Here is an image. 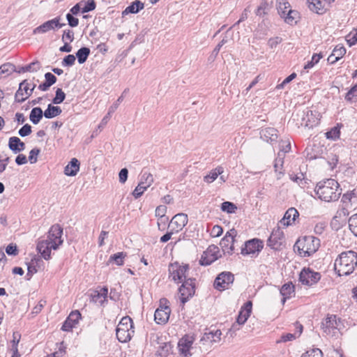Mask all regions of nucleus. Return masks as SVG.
Wrapping results in <instances>:
<instances>
[{"mask_svg":"<svg viewBox=\"0 0 357 357\" xmlns=\"http://www.w3.org/2000/svg\"><path fill=\"white\" fill-rule=\"evenodd\" d=\"M79 165L80 163L77 158H72L69 163L66 166L64 169V174L66 176H75L79 170Z\"/></svg>","mask_w":357,"mask_h":357,"instance_id":"b1692460","label":"nucleus"},{"mask_svg":"<svg viewBox=\"0 0 357 357\" xmlns=\"http://www.w3.org/2000/svg\"><path fill=\"white\" fill-rule=\"evenodd\" d=\"M284 155L282 153H278V156L275 160L274 168L276 172H278L279 175H282L283 172V164H284Z\"/></svg>","mask_w":357,"mask_h":357,"instance_id":"ea45409f","label":"nucleus"},{"mask_svg":"<svg viewBox=\"0 0 357 357\" xmlns=\"http://www.w3.org/2000/svg\"><path fill=\"white\" fill-rule=\"evenodd\" d=\"M188 221V215L185 213H178L170 220L168 228L175 233L181 231L187 225Z\"/></svg>","mask_w":357,"mask_h":357,"instance_id":"2eb2a0df","label":"nucleus"},{"mask_svg":"<svg viewBox=\"0 0 357 357\" xmlns=\"http://www.w3.org/2000/svg\"><path fill=\"white\" fill-rule=\"evenodd\" d=\"M13 72H17V69L15 66L10 63H6L0 66V77H6Z\"/></svg>","mask_w":357,"mask_h":357,"instance_id":"e433bc0d","label":"nucleus"},{"mask_svg":"<svg viewBox=\"0 0 357 357\" xmlns=\"http://www.w3.org/2000/svg\"><path fill=\"white\" fill-rule=\"evenodd\" d=\"M308 8L319 15L324 14L326 12L323 2L321 0H307Z\"/></svg>","mask_w":357,"mask_h":357,"instance_id":"a878e982","label":"nucleus"},{"mask_svg":"<svg viewBox=\"0 0 357 357\" xmlns=\"http://www.w3.org/2000/svg\"><path fill=\"white\" fill-rule=\"evenodd\" d=\"M222 332L220 330L211 331L205 333L203 340L210 341L211 342H218L220 340Z\"/></svg>","mask_w":357,"mask_h":357,"instance_id":"72a5a7b5","label":"nucleus"},{"mask_svg":"<svg viewBox=\"0 0 357 357\" xmlns=\"http://www.w3.org/2000/svg\"><path fill=\"white\" fill-rule=\"evenodd\" d=\"M277 9L280 17L287 13L290 8V4L287 0H277Z\"/></svg>","mask_w":357,"mask_h":357,"instance_id":"37998d69","label":"nucleus"},{"mask_svg":"<svg viewBox=\"0 0 357 357\" xmlns=\"http://www.w3.org/2000/svg\"><path fill=\"white\" fill-rule=\"evenodd\" d=\"M153 176L151 173L143 172L141 175L139 183L143 186H145L146 188L148 189V188H149L153 184Z\"/></svg>","mask_w":357,"mask_h":357,"instance_id":"c9c22d12","label":"nucleus"},{"mask_svg":"<svg viewBox=\"0 0 357 357\" xmlns=\"http://www.w3.org/2000/svg\"><path fill=\"white\" fill-rule=\"evenodd\" d=\"M8 147L15 153H17L25 149V144L19 137H11L9 139Z\"/></svg>","mask_w":357,"mask_h":357,"instance_id":"393cba45","label":"nucleus"},{"mask_svg":"<svg viewBox=\"0 0 357 357\" xmlns=\"http://www.w3.org/2000/svg\"><path fill=\"white\" fill-rule=\"evenodd\" d=\"M90 54V50L88 47H83L78 50L76 53V56L77 58L78 63L80 64L84 63L88 56Z\"/></svg>","mask_w":357,"mask_h":357,"instance_id":"4c0bfd02","label":"nucleus"},{"mask_svg":"<svg viewBox=\"0 0 357 357\" xmlns=\"http://www.w3.org/2000/svg\"><path fill=\"white\" fill-rule=\"evenodd\" d=\"M263 247L264 243L262 241L253 238L245 242V247L241 249V254L243 255L255 254L256 252H260Z\"/></svg>","mask_w":357,"mask_h":357,"instance_id":"dca6fc26","label":"nucleus"},{"mask_svg":"<svg viewBox=\"0 0 357 357\" xmlns=\"http://www.w3.org/2000/svg\"><path fill=\"white\" fill-rule=\"evenodd\" d=\"M66 24L60 23V17H56L52 20H48L40 26L35 28L33 31V34L45 33L50 30L60 29L65 26Z\"/></svg>","mask_w":357,"mask_h":357,"instance_id":"4468645a","label":"nucleus"},{"mask_svg":"<svg viewBox=\"0 0 357 357\" xmlns=\"http://www.w3.org/2000/svg\"><path fill=\"white\" fill-rule=\"evenodd\" d=\"M218 250V247L216 246H211L209 247L206 251H205L199 260V263L202 266H208L218 259V256L214 255L211 254V251H214V253Z\"/></svg>","mask_w":357,"mask_h":357,"instance_id":"412c9836","label":"nucleus"},{"mask_svg":"<svg viewBox=\"0 0 357 357\" xmlns=\"http://www.w3.org/2000/svg\"><path fill=\"white\" fill-rule=\"evenodd\" d=\"M40 63L36 61L25 66L20 67L19 70H17V73H22L25 72H37L40 69Z\"/></svg>","mask_w":357,"mask_h":357,"instance_id":"a19ab883","label":"nucleus"},{"mask_svg":"<svg viewBox=\"0 0 357 357\" xmlns=\"http://www.w3.org/2000/svg\"><path fill=\"white\" fill-rule=\"evenodd\" d=\"M107 287H102L100 291H93L91 294V301L94 303L102 304L107 298Z\"/></svg>","mask_w":357,"mask_h":357,"instance_id":"c85d7f7f","label":"nucleus"},{"mask_svg":"<svg viewBox=\"0 0 357 357\" xmlns=\"http://www.w3.org/2000/svg\"><path fill=\"white\" fill-rule=\"evenodd\" d=\"M321 278L318 272L313 271L310 268H303L299 275V281L305 285L312 286L316 284Z\"/></svg>","mask_w":357,"mask_h":357,"instance_id":"9d476101","label":"nucleus"},{"mask_svg":"<svg viewBox=\"0 0 357 357\" xmlns=\"http://www.w3.org/2000/svg\"><path fill=\"white\" fill-rule=\"evenodd\" d=\"M236 209V206L230 202H224L221 204V210L227 213H234Z\"/></svg>","mask_w":357,"mask_h":357,"instance_id":"49530a36","label":"nucleus"},{"mask_svg":"<svg viewBox=\"0 0 357 357\" xmlns=\"http://www.w3.org/2000/svg\"><path fill=\"white\" fill-rule=\"evenodd\" d=\"M260 136L264 141L273 143L278 139V130L274 128H266L260 131Z\"/></svg>","mask_w":357,"mask_h":357,"instance_id":"4be33fe9","label":"nucleus"},{"mask_svg":"<svg viewBox=\"0 0 357 357\" xmlns=\"http://www.w3.org/2000/svg\"><path fill=\"white\" fill-rule=\"evenodd\" d=\"M193 343V337L185 335L183 337L178 343V348L181 354L184 356H190V349Z\"/></svg>","mask_w":357,"mask_h":357,"instance_id":"6ab92c4d","label":"nucleus"},{"mask_svg":"<svg viewBox=\"0 0 357 357\" xmlns=\"http://www.w3.org/2000/svg\"><path fill=\"white\" fill-rule=\"evenodd\" d=\"M237 231L234 229H230L227 232L225 236L220 241V245L223 251L228 255H232L234 250V237L236 236Z\"/></svg>","mask_w":357,"mask_h":357,"instance_id":"ddd939ff","label":"nucleus"},{"mask_svg":"<svg viewBox=\"0 0 357 357\" xmlns=\"http://www.w3.org/2000/svg\"><path fill=\"white\" fill-rule=\"evenodd\" d=\"M195 291V280L191 278L185 280L178 289L181 302L185 304L194 295Z\"/></svg>","mask_w":357,"mask_h":357,"instance_id":"1a4fd4ad","label":"nucleus"},{"mask_svg":"<svg viewBox=\"0 0 357 357\" xmlns=\"http://www.w3.org/2000/svg\"><path fill=\"white\" fill-rule=\"evenodd\" d=\"M234 280V275L230 272H222L220 273L214 281V287L223 291L228 289L229 285L233 283Z\"/></svg>","mask_w":357,"mask_h":357,"instance_id":"9b49d317","label":"nucleus"},{"mask_svg":"<svg viewBox=\"0 0 357 357\" xmlns=\"http://www.w3.org/2000/svg\"><path fill=\"white\" fill-rule=\"evenodd\" d=\"M189 271L188 264H181L176 261L169 265V278L174 282L183 283L185 280H188L187 272Z\"/></svg>","mask_w":357,"mask_h":357,"instance_id":"0eeeda50","label":"nucleus"},{"mask_svg":"<svg viewBox=\"0 0 357 357\" xmlns=\"http://www.w3.org/2000/svg\"><path fill=\"white\" fill-rule=\"evenodd\" d=\"M294 285L292 282H288L282 286L280 289V294L283 296L282 300L284 304L287 298H289L292 294L294 293Z\"/></svg>","mask_w":357,"mask_h":357,"instance_id":"c756f323","label":"nucleus"},{"mask_svg":"<svg viewBox=\"0 0 357 357\" xmlns=\"http://www.w3.org/2000/svg\"><path fill=\"white\" fill-rule=\"evenodd\" d=\"M340 128L335 126L331 129V130L326 132V137L327 139L336 140L340 137Z\"/></svg>","mask_w":357,"mask_h":357,"instance_id":"8fccbe9b","label":"nucleus"},{"mask_svg":"<svg viewBox=\"0 0 357 357\" xmlns=\"http://www.w3.org/2000/svg\"><path fill=\"white\" fill-rule=\"evenodd\" d=\"M96 8V2L94 0H89L85 2L83 1V5L82 6V13H86L89 11L93 10Z\"/></svg>","mask_w":357,"mask_h":357,"instance_id":"864d4df0","label":"nucleus"},{"mask_svg":"<svg viewBox=\"0 0 357 357\" xmlns=\"http://www.w3.org/2000/svg\"><path fill=\"white\" fill-rule=\"evenodd\" d=\"M31 132V126L26 123L24 126H23L18 131L19 135L21 137H26L30 135Z\"/></svg>","mask_w":357,"mask_h":357,"instance_id":"e2e57ef3","label":"nucleus"},{"mask_svg":"<svg viewBox=\"0 0 357 357\" xmlns=\"http://www.w3.org/2000/svg\"><path fill=\"white\" fill-rule=\"evenodd\" d=\"M40 149L35 148L29 152V160L30 163L33 164L37 162V156L40 153Z\"/></svg>","mask_w":357,"mask_h":357,"instance_id":"69168bd1","label":"nucleus"},{"mask_svg":"<svg viewBox=\"0 0 357 357\" xmlns=\"http://www.w3.org/2000/svg\"><path fill=\"white\" fill-rule=\"evenodd\" d=\"M144 3L139 0H135L130 6H128L123 12L122 15L129 13L135 14L144 9Z\"/></svg>","mask_w":357,"mask_h":357,"instance_id":"cd10ccee","label":"nucleus"},{"mask_svg":"<svg viewBox=\"0 0 357 357\" xmlns=\"http://www.w3.org/2000/svg\"><path fill=\"white\" fill-rule=\"evenodd\" d=\"M340 319L336 315L328 314L321 322V328L326 335L334 336L339 330Z\"/></svg>","mask_w":357,"mask_h":357,"instance_id":"6e6552de","label":"nucleus"},{"mask_svg":"<svg viewBox=\"0 0 357 357\" xmlns=\"http://www.w3.org/2000/svg\"><path fill=\"white\" fill-rule=\"evenodd\" d=\"M167 207L164 205L158 206L155 209V216L160 218V221L164 220V223L168 221V217L165 215Z\"/></svg>","mask_w":357,"mask_h":357,"instance_id":"c03bdc74","label":"nucleus"},{"mask_svg":"<svg viewBox=\"0 0 357 357\" xmlns=\"http://www.w3.org/2000/svg\"><path fill=\"white\" fill-rule=\"evenodd\" d=\"M299 213L295 208H289L284 213L281 222L285 225L289 226L294 223L296 219L298 218Z\"/></svg>","mask_w":357,"mask_h":357,"instance_id":"5701e85b","label":"nucleus"},{"mask_svg":"<svg viewBox=\"0 0 357 357\" xmlns=\"http://www.w3.org/2000/svg\"><path fill=\"white\" fill-rule=\"evenodd\" d=\"M349 227L351 231L357 236V213L351 215L349 219Z\"/></svg>","mask_w":357,"mask_h":357,"instance_id":"3c124183","label":"nucleus"},{"mask_svg":"<svg viewBox=\"0 0 357 357\" xmlns=\"http://www.w3.org/2000/svg\"><path fill=\"white\" fill-rule=\"evenodd\" d=\"M290 178L294 182L298 183L301 187L304 188L307 184V180L305 178L303 173H300L297 175L291 174Z\"/></svg>","mask_w":357,"mask_h":357,"instance_id":"de8ad7c7","label":"nucleus"},{"mask_svg":"<svg viewBox=\"0 0 357 357\" xmlns=\"http://www.w3.org/2000/svg\"><path fill=\"white\" fill-rule=\"evenodd\" d=\"M347 42L350 47L357 43V31L351 32L347 36Z\"/></svg>","mask_w":357,"mask_h":357,"instance_id":"0e129e2a","label":"nucleus"},{"mask_svg":"<svg viewBox=\"0 0 357 357\" xmlns=\"http://www.w3.org/2000/svg\"><path fill=\"white\" fill-rule=\"evenodd\" d=\"M320 246V240L313 236L299 238L294 245V250L303 257H310L315 253Z\"/></svg>","mask_w":357,"mask_h":357,"instance_id":"20e7f679","label":"nucleus"},{"mask_svg":"<svg viewBox=\"0 0 357 357\" xmlns=\"http://www.w3.org/2000/svg\"><path fill=\"white\" fill-rule=\"evenodd\" d=\"M66 98L65 93L61 89L58 88L56 91L55 97L52 99V102L55 105L61 103Z\"/></svg>","mask_w":357,"mask_h":357,"instance_id":"603ef678","label":"nucleus"},{"mask_svg":"<svg viewBox=\"0 0 357 357\" xmlns=\"http://www.w3.org/2000/svg\"><path fill=\"white\" fill-rule=\"evenodd\" d=\"M133 322L130 317L126 316L121 319L116 329V335L121 342H127L134 335Z\"/></svg>","mask_w":357,"mask_h":357,"instance_id":"423d86ee","label":"nucleus"},{"mask_svg":"<svg viewBox=\"0 0 357 357\" xmlns=\"http://www.w3.org/2000/svg\"><path fill=\"white\" fill-rule=\"evenodd\" d=\"M44 113L40 107H34L31 111L29 119L35 125L38 124L43 118Z\"/></svg>","mask_w":357,"mask_h":357,"instance_id":"f704fd0d","label":"nucleus"},{"mask_svg":"<svg viewBox=\"0 0 357 357\" xmlns=\"http://www.w3.org/2000/svg\"><path fill=\"white\" fill-rule=\"evenodd\" d=\"M66 20L68 25L71 27H75L79 24V20L72 14L67 13Z\"/></svg>","mask_w":357,"mask_h":357,"instance_id":"680f3d73","label":"nucleus"},{"mask_svg":"<svg viewBox=\"0 0 357 357\" xmlns=\"http://www.w3.org/2000/svg\"><path fill=\"white\" fill-rule=\"evenodd\" d=\"M224 172V168L222 166H218L216 168L212 169L208 174L204 177V181L207 183H211L213 182L219 175H221Z\"/></svg>","mask_w":357,"mask_h":357,"instance_id":"2f4dec72","label":"nucleus"},{"mask_svg":"<svg viewBox=\"0 0 357 357\" xmlns=\"http://www.w3.org/2000/svg\"><path fill=\"white\" fill-rule=\"evenodd\" d=\"M81 317V314L78 310L73 311L64 321L61 329L64 331H70L77 324Z\"/></svg>","mask_w":357,"mask_h":357,"instance_id":"a211bd4d","label":"nucleus"},{"mask_svg":"<svg viewBox=\"0 0 357 357\" xmlns=\"http://www.w3.org/2000/svg\"><path fill=\"white\" fill-rule=\"evenodd\" d=\"M291 150V144L289 140L281 141L280 142V151L278 153H282L285 155L286 153H288Z\"/></svg>","mask_w":357,"mask_h":357,"instance_id":"bf43d9fd","label":"nucleus"},{"mask_svg":"<svg viewBox=\"0 0 357 357\" xmlns=\"http://www.w3.org/2000/svg\"><path fill=\"white\" fill-rule=\"evenodd\" d=\"M75 61V56L73 54H68L62 61V66H72Z\"/></svg>","mask_w":357,"mask_h":357,"instance_id":"052dcab7","label":"nucleus"},{"mask_svg":"<svg viewBox=\"0 0 357 357\" xmlns=\"http://www.w3.org/2000/svg\"><path fill=\"white\" fill-rule=\"evenodd\" d=\"M316 195L322 201L330 202L337 201L342 190L337 181L333 178L326 179L319 182L314 189Z\"/></svg>","mask_w":357,"mask_h":357,"instance_id":"f03ea898","label":"nucleus"},{"mask_svg":"<svg viewBox=\"0 0 357 357\" xmlns=\"http://www.w3.org/2000/svg\"><path fill=\"white\" fill-rule=\"evenodd\" d=\"M74 40V32L70 29H66L63 31L62 36V41L72 43Z\"/></svg>","mask_w":357,"mask_h":357,"instance_id":"4d7b16f0","label":"nucleus"},{"mask_svg":"<svg viewBox=\"0 0 357 357\" xmlns=\"http://www.w3.org/2000/svg\"><path fill=\"white\" fill-rule=\"evenodd\" d=\"M147 190L145 186L142 185L140 183H138L137 186L135 188L132 195L135 199L139 198L144 192Z\"/></svg>","mask_w":357,"mask_h":357,"instance_id":"13d9d810","label":"nucleus"},{"mask_svg":"<svg viewBox=\"0 0 357 357\" xmlns=\"http://www.w3.org/2000/svg\"><path fill=\"white\" fill-rule=\"evenodd\" d=\"M167 303V299H161L160 307L155 312L154 318L157 324H165L169 318L171 310Z\"/></svg>","mask_w":357,"mask_h":357,"instance_id":"f8f14e48","label":"nucleus"},{"mask_svg":"<svg viewBox=\"0 0 357 357\" xmlns=\"http://www.w3.org/2000/svg\"><path fill=\"white\" fill-rule=\"evenodd\" d=\"M322 57V55L321 54H314L312 57L311 61H308L306 64L304 66V70H305L307 72L309 69L312 68L314 65L319 62L320 59Z\"/></svg>","mask_w":357,"mask_h":357,"instance_id":"5fc2aeb1","label":"nucleus"},{"mask_svg":"<svg viewBox=\"0 0 357 357\" xmlns=\"http://www.w3.org/2000/svg\"><path fill=\"white\" fill-rule=\"evenodd\" d=\"M357 265V253L349 250L342 252L335 259L334 268L338 275H348L351 274Z\"/></svg>","mask_w":357,"mask_h":357,"instance_id":"7ed1b4c3","label":"nucleus"},{"mask_svg":"<svg viewBox=\"0 0 357 357\" xmlns=\"http://www.w3.org/2000/svg\"><path fill=\"white\" fill-rule=\"evenodd\" d=\"M283 242V232L279 229H274L268 239L267 245L273 250H280Z\"/></svg>","mask_w":357,"mask_h":357,"instance_id":"f3484780","label":"nucleus"},{"mask_svg":"<svg viewBox=\"0 0 357 357\" xmlns=\"http://www.w3.org/2000/svg\"><path fill=\"white\" fill-rule=\"evenodd\" d=\"M127 256L126 252H120L114 254L109 257L108 263H115L117 266H121L123 264L124 259Z\"/></svg>","mask_w":357,"mask_h":357,"instance_id":"58836bf2","label":"nucleus"},{"mask_svg":"<svg viewBox=\"0 0 357 357\" xmlns=\"http://www.w3.org/2000/svg\"><path fill=\"white\" fill-rule=\"evenodd\" d=\"M36 85L34 84H33L32 88L29 89L27 79L23 80L20 84V86H19V87L21 88L23 91H24L26 98H29L31 95V93H32L33 91L34 90V89L36 88Z\"/></svg>","mask_w":357,"mask_h":357,"instance_id":"a18cd8bd","label":"nucleus"},{"mask_svg":"<svg viewBox=\"0 0 357 357\" xmlns=\"http://www.w3.org/2000/svg\"><path fill=\"white\" fill-rule=\"evenodd\" d=\"M252 302L248 301L241 308V310L236 319V322L238 325H243L245 323V321L250 315L252 311Z\"/></svg>","mask_w":357,"mask_h":357,"instance_id":"aec40b11","label":"nucleus"},{"mask_svg":"<svg viewBox=\"0 0 357 357\" xmlns=\"http://www.w3.org/2000/svg\"><path fill=\"white\" fill-rule=\"evenodd\" d=\"M62 234L63 229L59 225H54L49 231L47 239L40 240L38 242L36 249L45 260L50 259L52 250H56L62 244Z\"/></svg>","mask_w":357,"mask_h":357,"instance_id":"f257e3e1","label":"nucleus"},{"mask_svg":"<svg viewBox=\"0 0 357 357\" xmlns=\"http://www.w3.org/2000/svg\"><path fill=\"white\" fill-rule=\"evenodd\" d=\"M301 357H323V353L321 349L314 348L307 351L305 354H303Z\"/></svg>","mask_w":357,"mask_h":357,"instance_id":"6e6d98bb","label":"nucleus"},{"mask_svg":"<svg viewBox=\"0 0 357 357\" xmlns=\"http://www.w3.org/2000/svg\"><path fill=\"white\" fill-rule=\"evenodd\" d=\"M320 114L318 112H313L309 109L303 111H298L294 115V120L297 121V124L309 128H313L319 123Z\"/></svg>","mask_w":357,"mask_h":357,"instance_id":"39448f33","label":"nucleus"},{"mask_svg":"<svg viewBox=\"0 0 357 357\" xmlns=\"http://www.w3.org/2000/svg\"><path fill=\"white\" fill-rule=\"evenodd\" d=\"M40 260V258L36 256L33 259H31V262L28 264V273L26 275L27 276L31 277L33 274L37 272V269L36 268L35 265L37 264L38 261Z\"/></svg>","mask_w":357,"mask_h":357,"instance_id":"09e8293b","label":"nucleus"},{"mask_svg":"<svg viewBox=\"0 0 357 357\" xmlns=\"http://www.w3.org/2000/svg\"><path fill=\"white\" fill-rule=\"evenodd\" d=\"M346 54V49L342 45H336L332 54L328 56V61L331 63H334L337 61Z\"/></svg>","mask_w":357,"mask_h":357,"instance_id":"bb28decb","label":"nucleus"},{"mask_svg":"<svg viewBox=\"0 0 357 357\" xmlns=\"http://www.w3.org/2000/svg\"><path fill=\"white\" fill-rule=\"evenodd\" d=\"M6 252L8 255L16 256L18 255V250L16 245L13 243L9 244L6 248Z\"/></svg>","mask_w":357,"mask_h":357,"instance_id":"338daca9","label":"nucleus"},{"mask_svg":"<svg viewBox=\"0 0 357 357\" xmlns=\"http://www.w3.org/2000/svg\"><path fill=\"white\" fill-rule=\"evenodd\" d=\"M61 112L62 110L60 107L49 104L47 108L44 112V116L47 119H52L60 115Z\"/></svg>","mask_w":357,"mask_h":357,"instance_id":"473e14b6","label":"nucleus"},{"mask_svg":"<svg viewBox=\"0 0 357 357\" xmlns=\"http://www.w3.org/2000/svg\"><path fill=\"white\" fill-rule=\"evenodd\" d=\"M270 10L268 3L266 0H261L259 6L255 10V14L257 16L262 17L266 15Z\"/></svg>","mask_w":357,"mask_h":357,"instance_id":"79ce46f5","label":"nucleus"},{"mask_svg":"<svg viewBox=\"0 0 357 357\" xmlns=\"http://www.w3.org/2000/svg\"><path fill=\"white\" fill-rule=\"evenodd\" d=\"M354 97H357V84L354 86L346 94L345 99L351 100Z\"/></svg>","mask_w":357,"mask_h":357,"instance_id":"774afa93","label":"nucleus"},{"mask_svg":"<svg viewBox=\"0 0 357 357\" xmlns=\"http://www.w3.org/2000/svg\"><path fill=\"white\" fill-rule=\"evenodd\" d=\"M281 17L284 19L287 24L294 25L297 23L296 20L299 17V13L295 10L289 9Z\"/></svg>","mask_w":357,"mask_h":357,"instance_id":"7c9ffc66","label":"nucleus"}]
</instances>
